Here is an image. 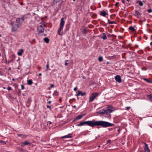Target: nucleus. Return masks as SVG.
<instances>
[{
	"label": "nucleus",
	"mask_w": 152,
	"mask_h": 152,
	"mask_svg": "<svg viewBox=\"0 0 152 152\" xmlns=\"http://www.w3.org/2000/svg\"><path fill=\"white\" fill-rule=\"evenodd\" d=\"M85 124H87L92 127L101 126L104 128L114 126V124L108 122L102 121H95L94 120L81 122L80 124H77V125L78 126H81Z\"/></svg>",
	"instance_id": "1"
},
{
	"label": "nucleus",
	"mask_w": 152,
	"mask_h": 152,
	"mask_svg": "<svg viewBox=\"0 0 152 152\" xmlns=\"http://www.w3.org/2000/svg\"><path fill=\"white\" fill-rule=\"evenodd\" d=\"M113 111V110L111 109H107L105 110L102 109L99 110L97 113L100 114H104L105 115V117L108 118H111L110 113Z\"/></svg>",
	"instance_id": "2"
},
{
	"label": "nucleus",
	"mask_w": 152,
	"mask_h": 152,
	"mask_svg": "<svg viewBox=\"0 0 152 152\" xmlns=\"http://www.w3.org/2000/svg\"><path fill=\"white\" fill-rule=\"evenodd\" d=\"M64 18H63L61 19L60 25V27L58 30V34L60 35H61V34L60 33V32L63 29L65 21L64 20Z\"/></svg>",
	"instance_id": "3"
},
{
	"label": "nucleus",
	"mask_w": 152,
	"mask_h": 152,
	"mask_svg": "<svg viewBox=\"0 0 152 152\" xmlns=\"http://www.w3.org/2000/svg\"><path fill=\"white\" fill-rule=\"evenodd\" d=\"M45 28L42 26V24L40 25L37 27V31L38 34L39 35L42 36L43 35L42 34L44 32Z\"/></svg>",
	"instance_id": "4"
},
{
	"label": "nucleus",
	"mask_w": 152,
	"mask_h": 152,
	"mask_svg": "<svg viewBox=\"0 0 152 152\" xmlns=\"http://www.w3.org/2000/svg\"><path fill=\"white\" fill-rule=\"evenodd\" d=\"M11 24L12 25L11 30L12 32L16 31L20 27L19 25L16 24V23L12 22L11 23Z\"/></svg>",
	"instance_id": "5"
},
{
	"label": "nucleus",
	"mask_w": 152,
	"mask_h": 152,
	"mask_svg": "<svg viewBox=\"0 0 152 152\" xmlns=\"http://www.w3.org/2000/svg\"><path fill=\"white\" fill-rule=\"evenodd\" d=\"M98 92L93 93L91 94L89 97V102L90 103L93 102L95 99L96 97L99 95Z\"/></svg>",
	"instance_id": "6"
},
{
	"label": "nucleus",
	"mask_w": 152,
	"mask_h": 152,
	"mask_svg": "<svg viewBox=\"0 0 152 152\" xmlns=\"http://www.w3.org/2000/svg\"><path fill=\"white\" fill-rule=\"evenodd\" d=\"M24 17L23 16L21 18H18L16 19V21L13 22V23H16L17 24H18L19 26L24 21Z\"/></svg>",
	"instance_id": "7"
},
{
	"label": "nucleus",
	"mask_w": 152,
	"mask_h": 152,
	"mask_svg": "<svg viewBox=\"0 0 152 152\" xmlns=\"http://www.w3.org/2000/svg\"><path fill=\"white\" fill-rule=\"evenodd\" d=\"M80 30L83 33L86 34H87L88 30H87V28L83 26L81 28Z\"/></svg>",
	"instance_id": "8"
},
{
	"label": "nucleus",
	"mask_w": 152,
	"mask_h": 152,
	"mask_svg": "<svg viewBox=\"0 0 152 152\" xmlns=\"http://www.w3.org/2000/svg\"><path fill=\"white\" fill-rule=\"evenodd\" d=\"M86 94V92H83L82 91L79 90L78 91V93L76 95V96H83Z\"/></svg>",
	"instance_id": "9"
},
{
	"label": "nucleus",
	"mask_w": 152,
	"mask_h": 152,
	"mask_svg": "<svg viewBox=\"0 0 152 152\" xmlns=\"http://www.w3.org/2000/svg\"><path fill=\"white\" fill-rule=\"evenodd\" d=\"M115 80L119 83L121 82V76L119 75H117L115 77Z\"/></svg>",
	"instance_id": "10"
},
{
	"label": "nucleus",
	"mask_w": 152,
	"mask_h": 152,
	"mask_svg": "<svg viewBox=\"0 0 152 152\" xmlns=\"http://www.w3.org/2000/svg\"><path fill=\"white\" fill-rule=\"evenodd\" d=\"M144 144L145 145V146L144 147V151L146 152V151H147V152H150V150L148 148V145L145 142H144Z\"/></svg>",
	"instance_id": "11"
},
{
	"label": "nucleus",
	"mask_w": 152,
	"mask_h": 152,
	"mask_svg": "<svg viewBox=\"0 0 152 152\" xmlns=\"http://www.w3.org/2000/svg\"><path fill=\"white\" fill-rule=\"evenodd\" d=\"M100 15L103 17H106L108 14L105 11H102L100 12Z\"/></svg>",
	"instance_id": "12"
},
{
	"label": "nucleus",
	"mask_w": 152,
	"mask_h": 152,
	"mask_svg": "<svg viewBox=\"0 0 152 152\" xmlns=\"http://www.w3.org/2000/svg\"><path fill=\"white\" fill-rule=\"evenodd\" d=\"M23 144L25 145H28L30 146H31V144L30 142L27 141V140H25L24 142H23Z\"/></svg>",
	"instance_id": "13"
},
{
	"label": "nucleus",
	"mask_w": 152,
	"mask_h": 152,
	"mask_svg": "<svg viewBox=\"0 0 152 152\" xmlns=\"http://www.w3.org/2000/svg\"><path fill=\"white\" fill-rule=\"evenodd\" d=\"M12 58L10 60H9L7 62L6 61V63L7 64H9L10 63L12 62L14 59L15 58V56L14 55H12Z\"/></svg>",
	"instance_id": "14"
},
{
	"label": "nucleus",
	"mask_w": 152,
	"mask_h": 152,
	"mask_svg": "<svg viewBox=\"0 0 152 152\" xmlns=\"http://www.w3.org/2000/svg\"><path fill=\"white\" fill-rule=\"evenodd\" d=\"M134 12L135 14H134V15L135 16H137V18L139 17V16H140L141 15V14L137 10H134Z\"/></svg>",
	"instance_id": "15"
},
{
	"label": "nucleus",
	"mask_w": 152,
	"mask_h": 152,
	"mask_svg": "<svg viewBox=\"0 0 152 152\" xmlns=\"http://www.w3.org/2000/svg\"><path fill=\"white\" fill-rule=\"evenodd\" d=\"M72 137V134H69L68 135L64 136L61 137L62 138H71Z\"/></svg>",
	"instance_id": "16"
},
{
	"label": "nucleus",
	"mask_w": 152,
	"mask_h": 152,
	"mask_svg": "<svg viewBox=\"0 0 152 152\" xmlns=\"http://www.w3.org/2000/svg\"><path fill=\"white\" fill-rule=\"evenodd\" d=\"M83 116V115H78L74 120V121H75L77 120H78L81 119Z\"/></svg>",
	"instance_id": "17"
},
{
	"label": "nucleus",
	"mask_w": 152,
	"mask_h": 152,
	"mask_svg": "<svg viewBox=\"0 0 152 152\" xmlns=\"http://www.w3.org/2000/svg\"><path fill=\"white\" fill-rule=\"evenodd\" d=\"M70 26L69 25V24H66L65 26V31H68L69 29Z\"/></svg>",
	"instance_id": "18"
},
{
	"label": "nucleus",
	"mask_w": 152,
	"mask_h": 152,
	"mask_svg": "<svg viewBox=\"0 0 152 152\" xmlns=\"http://www.w3.org/2000/svg\"><path fill=\"white\" fill-rule=\"evenodd\" d=\"M24 52V50L23 49H20L18 52V56H21L22 55V53Z\"/></svg>",
	"instance_id": "19"
},
{
	"label": "nucleus",
	"mask_w": 152,
	"mask_h": 152,
	"mask_svg": "<svg viewBox=\"0 0 152 152\" xmlns=\"http://www.w3.org/2000/svg\"><path fill=\"white\" fill-rule=\"evenodd\" d=\"M102 38L104 40H105L107 39V37L106 36V34L105 33H102Z\"/></svg>",
	"instance_id": "20"
},
{
	"label": "nucleus",
	"mask_w": 152,
	"mask_h": 152,
	"mask_svg": "<svg viewBox=\"0 0 152 152\" xmlns=\"http://www.w3.org/2000/svg\"><path fill=\"white\" fill-rule=\"evenodd\" d=\"M17 135L18 137H23V138H25L27 137V135L24 134H17Z\"/></svg>",
	"instance_id": "21"
},
{
	"label": "nucleus",
	"mask_w": 152,
	"mask_h": 152,
	"mask_svg": "<svg viewBox=\"0 0 152 152\" xmlns=\"http://www.w3.org/2000/svg\"><path fill=\"white\" fill-rule=\"evenodd\" d=\"M44 40L45 42L47 43H49L50 41V39L47 37L45 38L44 39Z\"/></svg>",
	"instance_id": "22"
},
{
	"label": "nucleus",
	"mask_w": 152,
	"mask_h": 152,
	"mask_svg": "<svg viewBox=\"0 0 152 152\" xmlns=\"http://www.w3.org/2000/svg\"><path fill=\"white\" fill-rule=\"evenodd\" d=\"M129 29L130 30H131L132 32H134L135 31V29L132 26H130Z\"/></svg>",
	"instance_id": "23"
},
{
	"label": "nucleus",
	"mask_w": 152,
	"mask_h": 152,
	"mask_svg": "<svg viewBox=\"0 0 152 152\" xmlns=\"http://www.w3.org/2000/svg\"><path fill=\"white\" fill-rule=\"evenodd\" d=\"M33 82L31 80H27V83L29 85H31L33 83Z\"/></svg>",
	"instance_id": "24"
},
{
	"label": "nucleus",
	"mask_w": 152,
	"mask_h": 152,
	"mask_svg": "<svg viewBox=\"0 0 152 152\" xmlns=\"http://www.w3.org/2000/svg\"><path fill=\"white\" fill-rule=\"evenodd\" d=\"M108 23L109 24H116V23L114 21H110L109 19L108 20Z\"/></svg>",
	"instance_id": "25"
},
{
	"label": "nucleus",
	"mask_w": 152,
	"mask_h": 152,
	"mask_svg": "<svg viewBox=\"0 0 152 152\" xmlns=\"http://www.w3.org/2000/svg\"><path fill=\"white\" fill-rule=\"evenodd\" d=\"M53 94L54 96H57L58 95L59 93L57 91H55Z\"/></svg>",
	"instance_id": "26"
},
{
	"label": "nucleus",
	"mask_w": 152,
	"mask_h": 152,
	"mask_svg": "<svg viewBox=\"0 0 152 152\" xmlns=\"http://www.w3.org/2000/svg\"><path fill=\"white\" fill-rule=\"evenodd\" d=\"M98 60L100 62L102 61H103V58L101 56L99 57L98 58Z\"/></svg>",
	"instance_id": "27"
},
{
	"label": "nucleus",
	"mask_w": 152,
	"mask_h": 152,
	"mask_svg": "<svg viewBox=\"0 0 152 152\" xmlns=\"http://www.w3.org/2000/svg\"><path fill=\"white\" fill-rule=\"evenodd\" d=\"M148 97L151 101L152 102V94L148 95Z\"/></svg>",
	"instance_id": "28"
},
{
	"label": "nucleus",
	"mask_w": 152,
	"mask_h": 152,
	"mask_svg": "<svg viewBox=\"0 0 152 152\" xmlns=\"http://www.w3.org/2000/svg\"><path fill=\"white\" fill-rule=\"evenodd\" d=\"M144 80L148 83H152V82L151 81L149 80L148 79H147L144 78Z\"/></svg>",
	"instance_id": "29"
},
{
	"label": "nucleus",
	"mask_w": 152,
	"mask_h": 152,
	"mask_svg": "<svg viewBox=\"0 0 152 152\" xmlns=\"http://www.w3.org/2000/svg\"><path fill=\"white\" fill-rule=\"evenodd\" d=\"M139 2V4L141 6H142L143 5V4L142 2L141 1H138Z\"/></svg>",
	"instance_id": "30"
},
{
	"label": "nucleus",
	"mask_w": 152,
	"mask_h": 152,
	"mask_svg": "<svg viewBox=\"0 0 152 152\" xmlns=\"http://www.w3.org/2000/svg\"><path fill=\"white\" fill-rule=\"evenodd\" d=\"M147 69V68L146 67H143L142 68V69L143 70H146Z\"/></svg>",
	"instance_id": "31"
},
{
	"label": "nucleus",
	"mask_w": 152,
	"mask_h": 152,
	"mask_svg": "<svg viewBox=\"0 0 152 152\" xmlns=\"http://www.w3.org/2000/svg\"><path fill=\"white\" fill-rule=\"evenodd\" d=\"M148 12L150 13L152 12V10L151 9H149L148 10Z\"/></svg>",
	"instance_id": "32"
},
{
	"label": "nucleus",
	"mask_w": 152,
	"mask_h": 152,
	"mask_svg": "<svg viewBox=\"0 0 152 152\" xmlns=\"http://www.w3.org/2000/svg\"><path fill=\"white\" fill-rule=\"evenodd\" d=\"M21 89L23 90L24 88V86L23 85H21Z\"/></svg>",
	"instance_id": "33"
},
{
	"label": "nucleus",
	"mask_w": 152,
	"mask_h": 152,
	"mask_svg": "<svg viewBox=\"0 0 152 152\" xmlns=\"http://www.w3.org/2000/svg\"><path fill=\"white\" fill-rule=\"evenodd\" d=\"M54 87V86L53 84H51L50 85V88H53Z\"/></svg>",
	"instance_id": "34"
},
{
	"label": "nucleus",
	"mask_w": 152,
	"mask_h": 152,
	"mask_svg": "<svg viewBox=\"0 0 152 152\" xmlns=\"http://www.w3.org/2000/svg\"><path fill=\"white\" fill-rule=\"evenodd\" d=\"M111 142V140H108L107 141V143H110Z\"/></svg>",
	"instance_id": "35"
},
{
	"label": "nucleus",
	"mask_w": 152,
	"mask_h": 152,
	"mask_svg": "<svg viewBox=\"0 0 152 152\" xmlns=\"http://www.w3.org/2000/svg\"><path fill=\"white\" fill-rule=\"evenodd\" d=\"M119 4V3L118 2H117L115 4V6L116 7H117Z\"/></svg>",
	"instance_id": "36"
},
{
	"label": "nucleus",
	"mask_w": 152,
	"mask_h": 152,
	"mask_svg": "<svg viewBox=\"0 0 152 152\" xmlns=\"http://www.w3.org/2000/svg\"><path fill=\"white\" fill-rule=\"evenodd\" d=\"M7 89L8 90H11V88L10 87L8 86L7 88Z\"/></svg>",
	"instance_id": "37"
},
{
	"label": "nucleus",
	"mask_w": 152,
	"mask_h": 152,
	"mask_svg": "<svg viewBox=\"0 0 152 152\" xmlns=\"http://www.w3.org/2000/svg\"><path fill=\"white\" fill-rule=\"evenodd\" d=\"M126 108L127 110H128L130 109V107H126Z\"/></svg>",
	"instance_id": "38"
},
{
	"label": "nucleus",
	"mask_w": 152,
	"mask_h": 152,
	"mask_svg": "<svg viewBox=\"0 0 152 152\" xmlns=\"http://www.w3.org/2000/svg\"><path fill=\"white\" fill-rule=\"evenodd\" d=\"M49 67V64H47V65H46V68L47 69H48V68Z\"/></svg>",
	"instance_id": "39"
},
{
	"label": "nucleus",
	"mask_w": 152,
	"mask_h": 152,
	"mask_svg": "<svg viewBox=\"0 0 152 152\" xmlns=\"http://www.w3.org/2000/svg\"><path fill=\"white\" fill-rule=\"evenodd\" d=\"M47 108H50V110H51V107L50 106H49V105H47Z\"/></svg>",
	"instance_id": "40"
},
{
	"label": "nucleus",
	"mask_w": 152,
	"mask_h": 152,
	"mask_svg": "<svg viewBox=\"0 0 152 152\" xmlns=\"http://www.w3.org/2000/svg\"><path fill=\"white\" fill-rule=\"evenodd\" d=\"M21 92V91L20 90H19V91L18 92V95H19L20 94Z\"/></svg>",
	"instance_id": "41"
},
{
	"label": "nucleus",
	"mask_w": 152,
	"mask_h": 152,
	"mask_svg": "<svg viewBox=\"0 0 152 152\" xmlns=\"http://www.w3.org/2000/svg\"><path fill=\"white\" fill-rule=\"evenodd\" d=\"M21 146L22 147H23V146H25V145H24V144H23V142H22L21 143Z\"/></svg>",
	"instance_id": "42"
},
{
	"label": "nucleus",
	"mask_w": 152,
	"mask_h": 152,
	"mask_svg": "<svg viewBox=\"0 0 152 152\" xmlns=\"http://www.w3.org/2000/svg\"><path fill=\"white\" fill-rule=\"evenodd\" d=\"M42 24V26H43V27H44V28H45V27H46V25L45 24H44L43 23L42 24Z\"/></svg>",
	"instance_id": "43"
},
{
	"label": "nucleus",
	"mask_w": 152,
	"mask_h": 152,
	"mask_svg": "<svg viewBox=\"0 0 152 152\" xmlns=\"http://www.w3.org/2000/svg\"><path fill=\"white\" fill-rule=\"evenodd\" d=\"M48 124H52V122L51 121H48L47 122Z\"/></svg>",
	"instance_id": "44"
},
{
	"label": "nucleus",
	"mask_w": 152,
	"mask_h": 152,
	"mask_svg": "<svg viewBox=\"0 0 152 152\" xmlns=\"http://www.w3.org/2000/svg\"><path fill=\"white\" fill-rule=\"evenodd\" d=\"M77 87H76L74 89V90L75 91H76L77 90Z\"/></svg>",
	"instance_id": "45"
},
{
	"label": "nucleus",
	"mask_w": 152,
	"mask_h": 152,
	"mask_svg": "<svg viewBox=\"0 0 152 152\" xmlns=\"http://www.w3.org/2000/svg\"><path fill=\"white\" fill-rule=\"evenodd\" d=\"M121 1L123 4H125V0H121Z\"/></svg>",
	"instance_id": "46"
},
{
	"label": "nucleus",
	"mask_w": 152,
	"mask_h": 152,
	"mask_svg": "<svg viewBox=\"0 0 152 152\" xmlns=\"http://www.w3.org/2000/svg\"><path fill=\"white\" fill-rule=\"evenodd\" d=\"M72 107H74V108H76V106L75 105H74V106H73V105H72Z\"/></svg>",
	"instance_id": "47"
},
{
	"label": "nucleus",
	"mask_w": 152,
	"mask_h": 152,
	"mask_svg": "<svg viewBox=\"0 0 152 152\" xmlns=\"http://www.w3.org/2000/svg\"><path fill=\"white\" fill-rule=\"evenodd\" d=\"M68 63H67V62H66V63H65V64H65V66H67V65H68Z\"/></svg>",
	"instance_id": "48"
},
{
	"label": "nucleus",
	"mask_w": 152,
	"mask_h": 152,
	"mask_svg": "<svg viewBox=\"0 0 152 152\" xmlns=\"http://www.w3.org/2000/svg\"><path fill=\"white\" fill-rule=\"evenodd\" d=\"M11 69V68L10 67H9L8 68V70H10Z\"/></svg>",
	"instance_id": "49"
},
{
	"label": "nucleus",
	"mask_w": 152,
	"mask_h": 152,
	"mask_svg": "<svg viewBox=\"0 0 152 152\" xmlns=\"http://www.w3.org/2000/svg\"><path fill=\"white\" fill-rule=\"evenodd\" d=\"M0 75H3L2 73L1 72V71H0Z\"/></svg>",
	"instance_id": "50"
},
{
	"label": "nucleus",
	"mask_w": 152,
	"mask_h": 152,
	"mask_svg": "<svg viewBox=\"0 0 152 152\" xmlns=\"http://www.w3.org/2000/svg\"><path fill=\"white\" fill-rule=\"evenodd\" d=\"M38 68L39 69V70H40L41 69V67H38Z\"/></svg>",
	"instance_id": "51"
},
{
	"label": "nucleus",
	"mask_w": 152,
	"mask_h": 152,
	"mask_svg": "<svg viewBox=\"0 0 152 152\" xmlns=\"http://www.w3.org/2000/svg\"><path fill=\"white\" fill-rule=\"evenodd\" d=\"M51 101H50L48 102V103L50 104L51 103Z\"/></svg>",
	"instance_id": "52"
},
{
	"label": "nucleus",
	"mask_w": 152,
	"mask_h": 152,
	"mask_svg": "<svg viewBox=\"0 0 152 152\" xmlns=\"http://www.w3.org/2000/svg\"><path fill=\"white\" fill-rule=\"evenodd\" d=\"M42 75V74L41 73H40L39 74V76H41Z\"/></svg>",
	"instance_id": "53"
},
{
	"label": "nucleus",
	"mask_w": 152,
	"mask_h": 152,
	"mask_svg": "<svg viewBox=\"0 0 152 152\" xmlns=\"http://www.w3.org/2000/svg\"><path fill=\"white\" fill-rule=\"evenodd\" d=\"M82 78L83 79H86V77L84 76H83Z\"/></svg>",
	"instance_id": "54"
},
{
	"label": "nucleus",
	"mask_w": 152,
	"mask_h": 152,
	"mask_svg": "<svg viewBox=\"0 0 152 152\" xmlns=\"http://www.w3.org/2000/svg\"><path fill=\"white\" fill-rule=\"evenodd\" d=\"M118 131L119 132H120V129H118Z\"/></svg>",
	"instance_id": "55"
},
{
	"label": "nucleus",
	"mask_w": 152,
	"mask_h": 152,
	"mask_svg": "<svg viewBox=\"0 0 152 152\" xmlns=\"http://www.w3.org/2000/svg\"><path fill=\"white\" fill-rule=\"evenodd\" d=\"M150 45H152V42H151L150 43Z\"/></svg>",
	"instance_id": "56"
},
{
	"label": "nucleus",
	"mask_w": 152,
	"mask_h": 152,
	"mask_svg": "<svg viewBox=\"0 0 152 152\" xmlns=\"http://www.w3.org/2000/svg\"><path fill=\"white\" fill-rule=\"evenodd\" d=\"M69 61V60H66V62H67V61Z\"/></svg>",
	"instance_id": "57"
},
{
	"label": "nucleus",
	"mask_w": 152,
	"mask_h": 152,
	"mask_svg": "<svg viewBox=\"0 0 152 152\" xmlns=\"http://www.w3.org/2000/svg\"><path fill=\"white\" fill-rule=\"evenodd\" d=\"M14 80V78H13V79H12V80H13H13Z\"/></svg>",
	"instance_id": "58"
},
{
	"label": "nucleus",
	"mask_w": 152,
	"mask_h": 152,
	"mask_svg": "<svg viewBox=\"0 0 152 152\" xmlns=\"http://www.w3.org/2000/svg\"><path fill=\"white\" fill-rule=\"evenodd\" d=\"M127 0V1L128 2L129 1V0Z\"/></svg>",
	"instance_id": "59"
},
{
	"label": "nucleus",
	"mask_w": 152,
	"mask_h": 152,
	"mask_svg": "<svg viewBox=\"0 0 152 152\" xmlns=\"http://www.w3.org/2000/svg\"><path fill=\"white\" fill-rule=\"evenodd\" d=\"M1 142H4L3 141H2V140H1Z\"/></svg>",
	"instance_id": "60"
},
{
	"label": "nucleus",
	"mask_w": 152,
	"mask_h": 152,
	"mask_svg": "<svg viewBox=\"0 0 152 152\" xmlns=\"http://www.w3.org/2000/svg\"><path fill=\"white\" fill-rule=\"evenodd\" d=\"M46 34H45V35H44V36H46Z\"/></svg>",
	"instance_id": "61"
},
{
	"label": "nucleus",
	"mask_w": 152,
	"mask_h": 152,
	"mask_svg": "<svg viewBox=\"0 0 152 152\" xmlns=\"http://www.w3.org/2000/svg\"><path fill=\"white\" fill-rule=\"evenodd\" d=\"M74 1H75V0H73Z\"/></svg>",
	"instance_id": "62"
},
{
	"label": "nucleus",
	"mask_w": 152,
	"mask_h": 152,
	"mask_svg": "<svg viewBox=\"0 0 152 152\" xmlns=\"http://www.w3.org/2000/svg\"><path fill=\"white\" fill-rule=\"evenodd\" d=\"M150 45L152 46V45Z\"/></svg>",
	"instance_id": "63"
},
{
	"label": "nucleus",
	"mask_w": 152,
	"mask_h": 152,
	"mask_svg": "<svg viewBox=\"0 0 152 152\" xmlns=\"http://www.w3.org/2000/svg\"><path fill=\"white\" fill-rule=\"evenodd\" d=\"M10 152V151H8V152Z\"/></svg>",
	"instance_id": "64"
}]
</instances>
